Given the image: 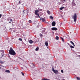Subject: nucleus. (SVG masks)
<instances>
[{"label":"nucleus","instance_id":"nucleus-6","mask_svg":"<svg viewBox=\"0 0 80 80\" xmlns=\"http://www.w3.org/2000/svg\"><path fill=\"white\" fill-rule=\"evenodd\" d=\"M55 22H52V26H53V27H54V26H55Z\"/></svg>","mask_w":80,"mask_h":80},{"label":"nucleus","instance_id":"nucleus-27","mask_svg":"<svg viewBox=\"0 0 80 80\" xmlns=\"http://www.w3.org/2000/svg\"><path fill=\"white\" fill-rule=\"evenodd\" d=\"M2 67V66L0 65V69H1Z\"/></svg>","mask_w":80,"mask_h":80},{"label":"nucleus","instance_id":"nucleus-15","mask_svg":"<svg viewBox=\"0 0 80 80\" xmlns=\"http://www.w3.org/2000/svg\"><path fill=\"white\" fill-rule=\"evenodd\" d=\"M41 20H42V22H45V18H43L42 19L41 18Z\"/></svg>","mask_w":80,"mask_h":80},{"label":"nucleus","instance_id":"nucleus-16","mask_svg":"<svg viewBox=\"0 0 80 80\" xmlns=\"http://www.w3.org/2000/svg\"><path fill=\"white\" fill-rule=\"evenodd\" d=\"M56 40H58V39H59V38L58 36H56Z\"/></svg>","mask_w":80,"mask_h":80},{"label":"nucleus","instance_id":"nucleus-24","mask_svg":"<svg viewBox=\"0 0 80 80\" xmlns=\"http://www.w3.org/2000/svg\"><path fill=\"white\" fill-rule=\"evenodd\" d=\"M28 22L29 23H32V21H31V20H29V21H28Z\"/></svg>","mask_w":80,"mask_h":80},{"label":"nucleus","instance_id":"nucleus-35","mask_svg":"<svg viewBox=\"0 0 80 80\" xmlns=\"http://www.w3.org/2000/svg\"><path fill=\"white\" fill-rule=\"evenodd\" d=\"M9 20H10V19H8V21H9Z\"/></svg>","mask_w":80,"mask_h":80},{"label":"nucleus","instance_id":"nucleus-34","mask_svg":"<svg viewBox=\"0 0 80 80\" xmlns=\"http://www.w3.org/2000/svg\"><path fill=\"white\" fill-rule=\"evenodd\" d=\"M68 45H70V44L68 43Z\"/></svg>","mask_w":80,"mask_h":80},{"label":"nucleus","instance_id":"nucleus-14","mask_svg":"<svg viewBox=\"0 0 80 80\" xmlns=\"http://www.w3.org/2000/svg\"><path fill=\"white\" fill-rule=\"evenodd\" d=\"M47 12L49 15H50V11L48 10L47 11Z\"/></svg>","mask_w":80,"mask_h":80},{"label":"nucleus","instance_id":"nucleus-36","mask_svg":"<svg viewBox=\"0 0 80 80\" xmlns=\"http://www.w3.org/2000/svg\"><path fill=\"white\" fill-rule=\"evenodd\" d=\"M9 23H11V22H9Z\"/></svg>","mask_w":80,"mask_h":80},{"label":"nucleus","instance_id":"nucleus-32","mask_svg":"<svg viewBox=\"0 0 80 80\" xmlns=\"http://www.w3.org/2000/svg\"><path fill=\"white\" fill-rule=\"evenodd\" d=\"M10 21L11 22H12V19H10Z\"/></svg>","mask_w":80,"mask_h":80},{"label":"nucleus","instance_id":"nucleus-39","mask_svg":"<svg viewBox=\"0 0 80 80\" xmlns=\"http://www.w3.org/2000/svg\"><path fill=\"white\" fill-rule=\"evenodd\" d=\"M22 69H23V68H22Z\"/></svg>","mask_w":80,"mask_h":80},{"label":"nucleus","instance_id":"nucleus-9","mask_svg":"<svg viewBox=\"0 0 80 80\" xmlns=\"http://www.w3.org/2000/svg\"><path fill=\"white\" fill-rule=\"evenodd\" d=\"M70 43H71V44H72V45H73V46H74V47L75 46L73 42H72V41H70Z\"/></svg>","mask_w":80,"mask_h":80},{"label":"nucleus","instance_id":"nucleus-38","mask_svg":"<svg viewBox=\"0 0 80 80\" xmlns=\"http://www.w3.org/2000/svg\"><path fill=\"white\" fill-rule=\"evenodd\" d=\"M62 80H65V79H62Z\"/></svg>","mask_w":80,"mask_h":80},{"label":"nucleus","instance_id":"nucleus-1","mask_svg":"<svg viewBox=\"0 0 80 80\" xmlns=\"http://www.w3.org/2000/svg\"><path fill=\"white\" fill-rule=\"evenodd\" d=\"M9 54L12 55H15L16 54V53H15V51L13 50L12 48H10V50H9Z\"/></svg>","mask_w":80,"mask_h":80},{"label":"nucleus","instance_id":"nucleus-18","mask_svg":"<svg viewBox=\"0 0 80 80\" xmlns=\"http://www.w3.org/2000/svg\"><path fill=\"white\" fill-rule=\"evenodd\" d=\"M60 38L62 39V42H64V39H63V38H62V37H61Z\"/></svg>","mask_w":80,"mask_h":80},{"label":"nucleus","instance_id":"nucleus-10","mask_svg":"<svg viewBox=\"0 0 80 80\" xmlns=\"http://www.w3.org/2000/svg\"><path fill=\"white\" fill-rule=\"evenodd\" d=\"M48 42H45V44L46 47H47L48 46Z\"/></svg>","mask_w":80,"mask_h":80},{"label":"nucleus","instance_id":"nucleus-21","mask_svg":"<svg viewBox=\"0 0 80 80\" xmlns=\"http://www.w3.org/2000/svg\"><path fill=\"white\" fill-rule=\"evenodd\" d=\"M70 47L71 48H74V47H73V46H72V45H71V46H70Z\"/></svg>","mask_w":80,"mask_h":80},{"label":"nucleus","instance_id":"nucleus-12","mask_svg":"<svg viewBox=\"0 0 80 80\" xmlns=\"http://www.w3.org/2000/svg\"><path fill=\"white\" fill-rule=\"evenodd\" d=\"M36 18H38V17H39V18H40L41 20H42V18H40V16H39V14H38V16H36Z\"/></svg>","mask_w":80,"mask_h":80},{"label":"nucleus","instance_id":"nucleus-5","mask_svg":"<svg viewBox=\"0 0 80 80\" xmlns=\"http://www.w3.org/2000/svg\"><path fill=\"white\" fill-rule=\"evenodd\" d=\"M72 6H75V5H76V4L75 3V2L74 1H72Z\"/></svg>","mask_w":80,"mask_h":80},{"label":"nucleus","instance_id":"nucleus-31","mask_svg":"<svg viewBox=\"0 0 80 80\" xmlns=\"http://www.w3.org/2000/svg\"><path fill=\"white\" fill-rule=\"evenodd\" d=\"M39 11H42V9H40V10H39Z\"/></svg>","mask_w":80,"mask_h":80},{"label":"nucleus","instance_id":"nucleus-2","mask_svg":"<svg viewBox=\"0 0 80 80\" xmlns=\"http://www.w3.org/2000/svg\"><path fill=\"white\" fill-rule=\"evenodd\" d=\"M77 14L75 13L72 17V19H74V24L76 23L77 22Z\"/></svg>","mask_w":80,"mask_h":80},{"label":"nucleus","instance_id":"nucleus-11","mask_svg":"<svg viewBox=\"0 0 80 80\" xmlns=\"http://www.w3.org/2000/svg\"><path fill=\"white\" fill-rule=\"evenodd\" d=\"M63 8H65V7H62L60 8L59 9L60 10H63Z\"/></svg>","mask_w":80,"mask_h":80},{"label":"nucleus","instance_id":"nucleus-25","mask_svg":"<svg viewBox=\"0 0 80 80\" xmlns=\"http://www.w3.org/2000/svg\"><path fill=\"white\" fill-rule=\"evenodd\" d=\"M19 40H20V41H22V38H19Z\"/></svg>","mask_w":80,"mask_h":80},{"label":"nucleus","instance_id":"nucleus-3","mask_svg":"<svg viewBox=\"0 0 80 80\" xmlns=\"http://www.w3.org/2000/svg\"><path fill=\"white\" fill-rule=\"evenodd\" d=\"M52 71L54 72V73L57 74L58 73V70H54V68H52Z\"/></svg>","mask_w":80,"mask_h":80},{"label":"nucleus","instance_id":"nucleus-23","mask_svg":"<svg viewBox=\"0 0 80 80\" xmlns=\"http://www.w3.org/2000/svg\"><path fill=\"white\" fill-rule=\"evenodd\" d=\"M66 0H62V1L63 2H65Z\"/></svg>","mask_w":80,"mask_h":80},{"label":"nucleus","instance_id":"nucleus-30","mask_svg":"<svg viewBox=\"0 0 80 80\" xmlns=\"http://www.w3.org/2000/svg\"><path fill=\"white\" fill-rule=\"evenodd\" d=\"M61 72L62 73H63V70H61Z\"/></svg>","mask_w":80,"mask_h":80},{"label":"nucleus","instance_id":"nucleus-13","mask_svg":"<svg viewBox=\"0 0 80 80\" xmlns=\"http://www.w3.org/2000/svg\"><path fill=\"white\" fill-rule=\"evenodd\" d=\"M5 72H6V73H10V72L9 70H6L5 71Z\"/></svg>","mask_w":80,"mask_h":80},{"label":"nucleus","instance_id":"nucleus-26","mask_svg":"<svg viewBox=\"0 0 80 80\" xmlns=\"http://www.w3.org/2000/svg\"><path fill=\"white\" fill-rule=\"evenodd\" d=\"M21 73L22 74V75H23V76H24V73L23 72H22Z\"/></svg>","mask_w":80,"mask_h":80},{"label":"nucleus","instance_id":"nucleus-29","mask_svg":"<svg viewBox=\"0 0 80 80\" xmlns=\"http://www.w3.org/2000/svg\"><path fill=\"white\" fill-rule=\"evenodd\" d=\"M2 15L1 14H0V18L2 17Z\"/></svg>","mask_w":80,"mask_h":80},{"label":"nucleus","instance_id":"nucleus-4","mask_svg":"<svg viewBox=\"0 0 80 80\" xmlns=\"http://www.w3.org/2000/svg\"><path fill=\"white\" fill-rule=\"evenodd\" d=\"M39 12V10H37L35 11V15H38V12Z\"/></svg>","mask_w":80,"mask_h":80},{"label":"nucleus","instance_id":"nucleus-7","mask_svg":"<svg viewBox=\"0 0 80 80\" xmlns=\"http://www.w3.org/2000/svg\"><path fill=\"white\" fill-rule=\"evenodd\" d=\"M51 30H57V28H52Z\"/></svg>","mask_w":80,"mask_h":80},{"label":"nucleus","instance_id":"nucleus-20","mask_svg":"<svg viewBox=\"0 0 80 80\" xmlns=\"http://www.w3.org/2000/svg\"><path fill=\"white\" fill-rule=\"evenodd\" d=\"M77 79L78 80H80V78L79 77H77Z\"/></svg>","mask_w":80,"mask_h":80},{"label":"nucleus","instance_id":"nucleus-37","mask_svg":"<svg viewBox=\"0 0 80 80\" xmlns=\"http://www.w3.org/2000/svg\"><path fill=\"white\" fill-rule=\"evenodd\" d=\"M72 0V1H74V0Z\"/></svg>","mask_w":80,"mask_h":80},{"label":"nucleus","instance_id":"nucleus-8","mask_svg":"<svg viewBox=\"0 0 80 80\" xmlns=\"http://www.w3.org/2000/svg\"><path fill=\"white\" fill-rule=\"evenodd\" d=\"M29 42L30 43L32 44L33 43V41L32 40H30L29 41Z\"/></svg>","mask_w":80,"mask_h":80},{"label":"nucleus","instance_id":"nucleus-40","mask_svg":"<svg viewBox=\"0 0 80 80\" xmlns=\"http://www.w3.org/2000/svg\"><path fill=\"white\" fill-rule=\"evenodd\" d=\"M28 9H27V10H28Z\"/></svg>","mask_w":80,"mask_h":80},{"label":"nucleus","instance_id":"nucleus-17","mask_svg":"<svg viewBox=\"0 0 80 80\" xmlns=\"http://www.w3.org/2000/svg\"><path fill=\"white\" fill-rule=\"evenodd\" d=\"M39 49V48L38 47H37L36 48L35 50L36 51H38Z\"/></svg>","mask_w":80,"mask_h":80},{"label":"nucleus","instance_id":"nucleus-33","mask_svg":"<svg viewBox=\"0 0 80 80\" xmlns=\"http://www.w3.org/2000/svg\"><path fill=\"white\" fill-rule=\"evenodd\" d=\"M19 3L20 4L21 3H20V0L19 1Z\"/></svg>","mask_w":80,"mask_h":80},{"label":"nucleus","instance_id":"nucleus-28","mask_svg":"<svg viewBox=\"0 0 80 80\" xmlns=\"http://www.w3.org/2000/svg\"><path fill=\"white\" fill-rule=\"evenodd\" d=\"M0 63H3V62L1 61H0Z\"/></svg>","mask_w":80,"mask_h":80},{"label":"nucleus","instance_id":"nucleus-22","mask_svg":"<svg viewBox=\"0 0 80 80\" xmlns=\"http://www.w3.org/2000/svg\"><path fill=\"white\" fill-rule=\"evenodd\" d=\"M40 37H42L43 36V35H42V34H41V33H40Z\"/></svg>","mask_w":80,"mask_h":80},{"label":"nucleus","instance_id":"nucleus-19","mask_svg":"<svg viewBox=\"0 0 80 80\" xmlns=\"http://www.w3.org/2000/svg\"><path fill=\"white\" fill-rule=\"evenodd\" d=\"M50 18L51 19H52V20L53 19V17L52 16H50Z\"/></svg>","mask_w":80,"mask_h":80}]
</instances>
